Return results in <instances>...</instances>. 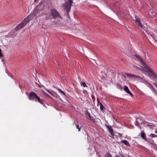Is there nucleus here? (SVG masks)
I'll return each instance as SVG.
<instances>
[{
  "mask_svg": "<svg viewBox=\"0 0 157 157\" xmlns=\"http://www.w3.org/2000/svg\"><path fill=\"white\" fill-rule=\"evenodd\" d=\"M29 100H34L40 103L42 105H44V104L43 101L41 100L40 98L37 95V94L33 92H31L29 94Z\"/></svg>",
  "mask_w": 157,
  "mask_h": 157,
  "instance_id": "f257e3e1",
  "label": "nucleus"
},
{
  "mask_svg": "<svg viewBox=\"0 0 157 157\" xmlns=\"http://www.w3.org/2000/svg\"><path fill=\"white\" fill-rule=\"evenodd\" d=\"M41 6L38 5L36 7L35 10L33 13H32L30 15H28L26 18H25L26 21L29 22L30 20L36 16L39 13L38 11L39 10V8L41 7Z\"/></svg>",
  "mask_w": 157,
  "mask_h": 157,
  "instance_id": "f03ea898",
  "label": "nucleus"
},
{
  "mask_svg": "<svg viewBox=\"0 0 157 157\" xmlns=\"http://www.w3.org/2000/svg\"><path fill=\"white\" fill-rule=\"evenodd\" d=\"M73 2V0H67L65 4L64 7L67 10V14H68L71 10L72 4Z\"/></svg>",
  "mask_w": 157,
  "mask_h": 157,
  "instance_id": "7ed1b4c3",
  "label": "nucleus"
},
{
  "mask_svg": "<svg viewBox=\"0 0 157 157\" xmlns=\"http://www.w3.org/2000/svg\"><path fill=\"white\" fill-rule=\"evenodd\" d=\"M51 15L53 18H56L58 17L59 18H61V16L60 15L59 13L57 10L55 9H53L51 11Z\"/></svg>",
  "mask_w": 157,
  "mask_h": 157,
  "instance_id": "20e7f679",
  "label": "nucleus"
},
{
  "mask_svg": "<svg viewBox=\"0 0 157 157\" xmlns=\"http://www.w3.org/2000/svg\"><path fill=\"white\" fill-rule=\"evenodd\" d=\"M28 23V22L26 21V19H25L20 24H19L15 28V30L17 31L19 29L22 28Z\"/></svg>",
  "mask_w": 157,
  "mask_h": 157,
  "instance_id": "39448f33",
  "label": "nucleus"
},
{
  "mask_svg": "<svg viewBox=\"0 0 157 157\" xmlns=\"http://www.w3.org/2000/svg\"><path fill=\"white\" fill-rule=\"evenodd\" d=\"M147 68L149 70L148 74L150 75L151 77L153 78L156 81H157V75L154 72L151 68Z\"/></svg>",
  "mask_w": 157,
  "mask_h": 157,
  "instance_id": "423d86ee",
  "label": "nucleus"
},
{
  "mask_svg": "<svg viewBox=\"0 0 157 157\" xmlns=\"http://www.w3.org/2000/svg\"><path fill=\"white\" fill-rule=\"evenodd\" d=\"M134 21L136 24H137L142 29H143L144 30H145V27H144L141 23L140 18L136 16H135Z\"/></svg>",
  "mask_w": 157,
  "mask_h": 157,
  "instance_id": "0eeeda50",
  "label": "nucleus"
},
{
  "mask_svg": "<svg viewBox=\"0 0 157 157\" xmlns=\"http://www.w3.org/2000/svg\"><path fill=\"white\" fill-rule=\"evenodd\" d=\"M136 57H137V59L138 60H139L140 61L141 63L142 64V65L144 66L145 67V68H146L147 70V72L148 73V72H149V70H148L147 68H151L149 67L144 62H143L141 60V59L140 57H138V56H136Z\"/></svg>",
  "mask_w": 157,
  "mask_h": 157,
  "instance_id": "6e6552de",
  "label": "nucleus"
},
{
  "mask_svg": "<svg viewBox=\"0 0 157 157\" xmlns=\"http://www.w3.org/2000/svg\"><path fill=\"white\" fill-rule=\"evenodd\" d=\"M105 125L108 129L109 132H110L112 135H113V130L111 126L108 125L106 124H105Z\"/></svg>",
  "mask_w": 157,
  "mask_h": 157,
  "instance_id": "1a4fd4ad",
  "label": "nucleus"
},
{
  "mask_svg": "<svg viewBox=\"0 0 157 157\" xmlns=\"http://www.w3.org/2000/svg\"><path fill=\"white\" fill-rule=\"evenodd\" d=\"M124 91L126 92L129 94L131 96H133L132 94L130 92L127 86H124Z\"/></svg>",
  "mask_w": 157,
  "mask_h": 157,
  "instance_id": "9d476101",
  "label": "nucleus"
},
{
  "mask_svg": "<svg viewBox=\"0 0 157 157\" xmlns=\"http://www.w3.org/2000/svg\"><path fill=\"white\" fill-rule=\"evenodd\" d=\"M149 16L151 17H154L155 16L156 14L155 12H152L151 11H149L148 12Z\"/></svg>",
  "mask_w": 157,
  "mask_h": 157,
  "instance_id": "9b49d317",
  "label": "nucleus"
},
{
  "mask_svg": "<svg viewBox=\"0 0 157 157\" xmlns=\"http://www.w3.org/2000/svg\"><path fill=\"white\" fill-rule=\"evenodd\" d=\"M125 75L128 76H130L132 77L135 78H139V76L137 75H135L134 74H132L128 73H125Z\"/></svg>",
  "mask_w": 157,
  "mask_h": 157,
  "instance_id": "f8f14e48",
  "label": "nucleus"
},
{
  "mask_svg": "<svg viewBox=\"0 0 157 157\" xmlns=\"http://www.w3.org/2000/svg\"><path fill=\"white\" fill-rule=\"evenodd\" d=\"M121 142L124 143L126 146H130L129 143L126 140H122L121 141Z\"/></svg>",
  "mask_w": 157,
  "mask_h": 157,
  "instance_id": "ddd939ff",
  "label": "nucleus"
},
{
  "mask_svg": "<svg viewBox=\"0 0 157 157\" xmlns=\"http://www.w3.org/2000/svg\"><path fill=\"white\" fill-rule=\"evenodd\" d=\"M141 137L144 140H145L146 138V135L145 132L143 131H142L141 133Z\"/></svg>",
  "mask_w": 157,
  "mask_h": 157,
  "instance_id": "4468645a",
  "label": "nucleus"
},
{
  "mask_svg": "<svg viewBox=\"0 0 157 157\" xmlns=\"http://www.w3.org/2000/svg\"><path fill=\"white\" fill-rule=\"evenodd\" d=\"M99 104L100 105V110L103 112L104 110L105 109V108L101 102L99 103Z\"/></svg>",
  "mask_w": 157,
  "mask_h": 157,
  "instance_id": "2eb2a0df",
  "label": "nucleus"
},
{
  "mask_svg": "<svg viewBox=\"0 0 157 157\" xmlns=\"http://www.w3.org/2000/svg\"><path fill=\"white\" fill-rule=\"evenodd\" d=\"M74 124L76 126V128H78L79 127V125H78V121L76 120L74 122Z\"/></svg>",
  "mask_w": 157,
  "mask_h": 157,
  "instance_id": "dca6fc26",
  "label": "nucleus"
},
{
  "mask_svg": "<svg viewBox=\"0 0 157 157\" xmlns=\"http://www.w3.org/2000/svg\"><path fill=\"white\" fill-rule=\"evenodd\" d=\"M41 5V6L39 8V10L38 11V12H39V13L40 12V11H41L42 10H44V6L42 5V4H40L39 5Z\"/></svg>",
  "mask_w": 157,
  "mask_h": 157,
  "instance_id": "f3484780",
  "label": "nucleus"
},
{
  "mask_svg": "<svg viewBox=\"0 0 157 157\" xmlns=\"http://www.w3.org/2000/svg\"><path fill=\"white\" fill-rule=\"evenodd\" d=\"M81 85V86H83V87H87L88 86L86 84L85 82H81L80 83Z\"/></svg>",
  "mask_w": 157,
  "mask_h": 157,
  "instance_id": "a211bd4d",
  "label": "nucleus"
},
{
  "mask_svg": "<svg viewBox=\"0 0 157 157\" xmlns=\"http://www.w3.org/2000/svg\"><path fill=\"white\" fill-rule=\"evenodd\" d=\"M133 67L136 69H138V70L139 71H144V70L143 68H139L136 66H134Z\"/></svg>",
  "mask_w": 157,
  "mask_h": 157,
  "instance_id": "6ab92c4d",
  "label": "nucleus"
},
{
  "mask_svg": "<svg viewBox=\"0 0 157 157\" xmlns=\"http://www.w3.org/2000/svg\"><path fill=\"white\" fill-rule=\"evenodd\" d=\"M57 90L62 94L64 95H66L65 93L60 89L58 88L57 89Z\"/></svg>",
  "mask_w": 157,
  "mask_h": 157,
  "instance_id": "aec40b11",
  "label": "nucleus"
},
{
  "mask_svg": "<svg viewBox=\"0 0 157 157\" xmlns=\"http://www.w3.org/2000/svg\"><path fill=\"white\" fill-rule=\"evenodd\" d=\"M150 136L152 138H154L157 137V135L154 134H150Z\"/></svg>",
  "mask_w": 157,
  "mask_h": 157,
  "instance_id": "412c9836",
  "label": "nucleus"
},
{
  "mask_svg": "<svg viewBox=\"0 0 157 157\" xmlns=\"http://www.w3.org/2000/svg\"><path fill=\"white\" fill-rule=\"evenodd\" d=\"M135 125H136V126H139V123H138V121H136L135 122Z\"/></svg>",
  "mask_w": 157,
  "mask_h": 157,
  "instance_id": "4be33fe9",
  "label": "nucleus"
},
{
  "mask_svg": "<svg viewBox=\"0 0 157 157\" xmlns=\"http://www.w3.org/2000/svg\"><path fill=\"white\" fill-rule=\"evenodd\" d=\"M87 115H88L90 119H90H91V117L90 115V113L88 111H87Z\"/></svg>",
  "mask_w": 157,
  "mask_h": 157,
  "instance_id": "5701e85b",
  "label": "nucleus"
},
{
  "mask_svg": "<svg viewBox=\"0 0 157 157\" xmlns=\"http://www.w3.org/2000/svg\"><path fill=\"white\" fill-rule=\"evenodd\" d=\"M106 157H112V155L110 153H108Z\"/></svg>",
  "mask_w": 157,
  "mask_h": 157,
  "instance_id": "b1692460",
  "label": "nucleus"
},
{
  "mask_svg": "<svg viewBox=\"0 0 157 157\" xmlns=\"http://www.w3.org/2000/svg\"><path fill=\"white\" fill-rule=\"evenodd\" d=\"M3 56V55L1 52V49L0 48V57H2Z\"/></svg>",
  "mask_w": 157,
  "mask_h": 157,
  "instance_id": "393cba45",
  "label": "nucleus"
},
{
  "mask_svg": "<svg viewBox=\"0 0 157 157\" xmlns=\"http://www.w3.org/2000/svg\"><path fill=\"white\" fill-rule=\"evenodd\" d=\"M41 91L42 92V93L44 94V95H46V93L43 90H41Z\"/></svg>",
  "mask_w": 157,
  "mask_h": 157,
  "instance_id": "a878e982",
  "label": "nucleus"
},
{
  "mask_svg": "<svg viewBox=\"0 0 157 157\" xmlns=\"http://www.w3.org/2000/svg\"><path fill=\"white\" fill-rule=\"evenodd\" d=\"M147 84H148V86L150 87H150L152 86V85L150 83H147Z\"/></svg>",
  "mask_w": 157,
  "mask_h": 157,
  "instance_id": "bb28decb",
  "label": "nucleus"
},
{
  "mask_svg": "<svg viewBox=\"0 0 157 157\" xmlns=\"http://www.w3.org/2000/svg\"><path fill=\"white\" fill-rule=\"evenodd\" d=\"M118 134L120 137H122V135L121 133H118Z\"/></svg>",
  "mask_w": 157,
  "mask_h": 157,
  "instance_id": "cd10ccee",
  "label": "nucleus"
},
{
  "mask_svg": "<svg viewBox=\"0 0 157 157\" xmlns=\"http://www.w3.org/2000/svg\"><path fill=\"white\" fill-rule=\"evenodd\" d=\"M153 84L157 88V82L154 83Z\"/></svg>",
  "mask_w": 157,
  "mask_h": 157,
  "instance_id": "c85d7f7f",
  "label": "nucleus"
},
{
  "mask_svg": "<svg viewBox=\"0 0 157 157\" xmlns=\"http://www.w3.org/2000/svg\"><path fill=\"white\" fill-rule=\"evenodd\" d=\"M151 89H153V90H154L155 91V89H154V87H153V86H151L150 88Z\"/></svg>",
  "mask_w": 157,
  "mask_h": 157,
  "instance_id": "c756f323",
  "label": "nucleus"
},
{
  "mask_svg": "<svg viewBox=\"0 0 157 157\" xmlns=\"http://www.w3.org/2000/svg\"><path fill=\"white\" fill-rule=\"evenodd\" d=\"M48 92L50 94H51V95H52V94H53V93H52V91H51L49 90L48 91Z\"/></svg>",
  "mask_w": 157,
  "mask_h": 157,
  "instance_id": "7c9ffc66",
  "label": "nucleus"
},
{
  "mask_svg": "<svg viewBox=\"0 0 157 157\" xmlns=\"http://www.w3.org/2000/svg\"><path fill=\"white\" fill-rule=\"evenodd\" d=\"M45 95L47 97H50L51 96L49 95L48 94L46 93V94Z\"/></svg>",
  "mask_w": 157,
  "mask_h": 157,
  "instance_id": "2f4dec72",
  "label": "nucleus"
},
{
  "mask_svg": "<svg viewBox=\"0 0 157 157\" xmlns=\"http://www.w3.org/2000/svg\"><path fill=\"white\" fill-rule=\"evenodd\" d=\"M81 128V127L80 128H78V131L79 132L80 131V129Z\"/></svg>",
  "mask_w": 157,
  "mask_h": 157,
  "instance_id": "473e14b6",
  "label": "nucleus"
},
{
  "mask_svg": "<svg viewBox=\"0 0 157 157\" xmlns=\"http://www.w3.org/2000/svg\"><path fill=\"white\" fill-rule=\"evenodd\" d=\"M138 128L140 129H141V127L139 125V126H137Z\"/></svg>",
  "mask_w": 157,
  "mask_h": 157,
  "instance_id": "72a5a7b5",
  "label": "nucleus"
},
{
  "mask_svg": "<svg viewBox=\"0 0 157 157\" xmlns=\"http://www.w3.org/2000/svg\"><path fill=\"white\" fill-rule=\"evenodd\" d=\"M48 19H51V15H50V16H48Z\"/></svg>",
  "mask_w": 157,
  "mask_h": 157,
  "instance_id": "f704fd0d",
  "label": "nucleus"
},
{
  "mask_svg": "<svg viewBox=\"0 0 157 157\" xmlns=\"http://www.w3.org/2000/svg\"><path fill=\"white\" fill-rule=\"evenodd\" d=\"M45 90L47 91L48 92V91H49V90L47 89H45Z\"/></svg>",
  "mask_w": 157,
  "mask_h": 157,
  "instance_id": "c9c22d12",
  "label": "nucleus"
},
{
  "mask_svg": "<svg viewBox=\"0 0 157 157\" xmlns=\"http://www.w3.org/2000/svg\"><path fill=\"white\" fill-rule=\"evenodd\" d=\"M36 2L37 1H38V0H35Z\"/></svg>",
  "mask_w": 157,
  "mask_h": 157,
  "instance_id": "e433bc0d",
  "label": "nucleus"
},
{
  "mask_svg": "<svg viewBox=\"0 0 157 157\" xmlns=\"http://www.w3.org/2000/svg\"><path fill=\"white\" fill-rule=\"evenodd\" d=\"M115 157H120V156H117V155H116L115 156Z\"/></svg>",
  "mask_w": 157,
  "mask_h": 157,
  "instance_id": "4c0bfd02",
  "label": "nucleus"
},
{
  "mask_svg": "<svg viewBox=\"0 0 157 157\" xmlns=\"http://www.w3.org/2000/svg\"><path fill=\"white\" fill-rule=\"evenodd\" d=\"M122 157H126L125 156L122 155Z\"/></svg>",
  "mask_w": 157,
  "mask_h": 157,
  "instance_id": "58836bf2",
  "label": "nucleus"
},
{
  "mask_svg": "<svg viewBox=\"0 0 157 157\" xmlns=\"http://www.w3.org/2000/svg\"><path fill=\"white\" fill-rule=\"evenodd\" d=\"M155 132L157 134V131L156 132Z\"/></svg>",
  "mask_w": 157,
  "mask_h": 157,
  "instance_id": "ea45409f",
  "label": "nucleus"
}]
</instances>
